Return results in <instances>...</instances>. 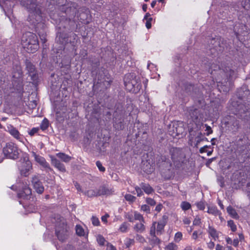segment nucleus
<instances>
[{
  "instance_id": "27",
  "label": "nucleus",
  "mask_w": 250,
  "mask_h": 250,
  "mask_svg": "<svg viewBox=\"0 0 250 250\" xmlns=\"http://www.w3.org/2000/svg\"><path fill=\"white\" fill-rule=\"evenodd\" d=\"M149 242L153 247L156 245H159L161 243V241L155 235L151 236V238L149 239Z\"/></svg>"
},
{
  "instance_id": "23",
  "label": "nucleus",
  "mask_w": 250,
  "mask_h": 250,
  "mask_svg": "<svg viewBox=\"0 0 250 250\" xmlns=\"http://www.w3.org/2000/svg\"><path fill=\"white\" fill-rule=\"evenodd\" d=\"M140 187L145 193L147 194H151L154 191L152 188L148 184L142 183L140 184Z\"/></svg>"
},
{
  "instance_id": "7",
  "label": "nucleus",
  "mask_w": 250,
  "mask_h": 250,
  "mask_svg": "<svg viewBox=\"0 0 250 250\" xmlns=\"http://www.w3.org/2000/svg\"><path fill=\"white\" fill-rule=\"evenodd\" d=\"M32 156L34 158L35 161L40 164L44 169L46 173H53V169L50 167L49 164L46 162L45 158L42 156L36 154L32 151Z\"/></svg>"
},
{
  "instance_id": "36",
  "label": "nucleus",
  "mask_w": 250,
  "mask_h": 250,
  "mask_svg": "<svg viewBox=\"0 0 250 250\" xmlns=\"http://www.w3.org/2000/svg\"><path fill=\"white\" fill-rule=\"evenodd\" d=\"M125 199L129 202L130 203H132L134 202L136 199V197L130 194H126L125 195Z\"/></svg>"
},
{
  "instance_id": "8",
  "label": "nucleus",
  "mask_w": 250,
  "mask_h": 250,
  "mask_svg": "<svg viewBox=\"0 0 250 250\" xmlns=\"http://www.w3.org/2000/svg\"><path fill=\"white\" fill-rule=\"evenodd\" d=\"M12 75L13 82H17L20 85H22L23 72L20 64L13 66Z\"/></svg>"
},
{
  "instance_id": "15",
  "label": "nucleus",
  "mask_w": 250,
  "mask_h": 250,
  "mask_svg": "<svg viewBox=\"0 0 250 250\" xmlns=\"http://www.w3.org/2000/svg\"><path fill=\"white\" fill-rule=\"evenodd\" d=\"M189 113L192 120L196 124L200 122L202 114L200 109L192 108L189 110Z\"/></svg>"
},
{
  "instance_id": "45",
  "label": "nucleus",
  "mask_w": 250,
  "mask_h": 250,
  "mask_svg": "<svg viewBox=\"0 0 250 250\" xmlns=\"http://www.w3.org/2000/svg\"><path fill=\"white\" fill-rule=\"evenodd\" d=\"M62 33L60 32H58L57 35H56V41L57 42H59L60 44H62Z\"/></svg>"
},
{
  "instance_id": "16",
  "label": "nucleus",
  "mask_w": 250,
  "mask_h": 250,
  "mask_svg": "<svg viewBox=\"0 0 250 250\" xmlns=\"http://www.w3.org/2000/svg\"><path fill=\"white\" fill-rule=\"evenodd\" d=\"M32 194L31 189L28 186H24L22 190L18 193V197L23 199H28Z\"/></svg>"
},
{
  "instance_id": "21",
  "label": "nucleus",
  "mask_w": 250,
  "mask_h": 250,
  "mask_svg": "<svg viewBox=\"0 0 250 250\" xmlns=\"http://www.w3.org/2000/svg\"><path fill=\"white\" fill-rule=\"evenodd\" d=\"M208 232L209 236L214 240H216L219 238V235L220 233V232L217 231L214 228L210 226L208 227Z\"/></svg>"
},
{
  "instance_id": "4",
  "label": "nucleus",
  "mask_w": 250,
  "mask_h": 250,
  "mask_svg": "<svg viewBox=\"0 0 250 250\" xmlns=\"http://www.w3.org/2000/svg\"><path fill=\"white\" fill-rule=\"evenodd\" d=\"M27 8L30 12L29 18L30 17H35L36 22H34V24L39 23L42 20V13L40 6L30 0V4H27Z\"/></svg>"
},
{
  "instance_id": "28",
  "label": "nucleus",
  "mask_w": 250,
  "mask_h": 250,
  "mask_svg": "<svg viewBox=\"0 0 250 250\" xmlns=\"http://www.w3.org/2000/svg\"><path fill=\"white\" fill-rule=\"evenodd\" d=\"M49 126V120L46 118H44L43 120L42 121L41 125H40V128L42 131H45L48 128Z\"/></svg>"
},
{
  "instance_id": "64",
  "label": "nucleus",
  "mask_w": 250,
  "mask_h": 250,
  "mask_svg": "<svg viewBox=\"0 0 250 250\" xmlns=\"http://www.w3.org/2000/svg\"><path fill=\"white\" fill-rule=\"evenodd\" d=\"M65 250H75V249L73 246L67 245L65 248Z\"/></svg>"
},
{
  "instance_id": "60",
  "label": "nucleus",
  "mask_w": 250,
  "mask_h": 250,
  "mask_svg": "<svg viewBox=\"0 0 250 250\" xmlns=\"http://www.w3.org/2000/svg\"><path fill=\"white\" fill-rule=\"evenodd\" d=\"M135 241L133 239H128L126 244L127 247H129L131 245L134 244Z\"/></svg>"
},
{
  "instance_id": "31",
  "label": "nucleus",
  "mask_w": 250,
  "mask_h": 250,
  "mask_svg": "<svg viewBox=\"0 0 250 250\" xmlns=\"http://www.w3.org/2000/svg\"><path fill=\"white\" fill-rule=\"evenodd\" d=\"M98 244L101 246H104L105 243L107 244V241L102 235H98L96 238Z\"/></svg>"
},
{
  "instance_id": "1",
  "label": "nucleus",
  "mask_w": 250,
  "mask_h": 250,
  "mask_svg": "<svg viewBox=\"0 0 250 250\" xmlns=\"http://www.w3.org/2000/svg\"><path fill=\"white\" fill-rule=\"evenodd\" d=\"M21 45L22 48L29 53L36 52L39 48L37 36L31 32L23 34L21 38Z\"/></svg>"
},
{
  "instance_id": "5",
  "label": "nucleus",
  "mask_w": 250,
  "mask_h": 250,
  "mask_svg": "<svg viewBox=\"0 0 250 250\" xmlns=\"http://www.w3.org/2000/svg\"><path fill=\"white\" fill-rule=\"evenodd\" d=\"M2 151L3 154L7 158L16 159L18 158V147L13 143H6L5 146L3 148Z\"/></svg>"
},
{
  "instance_id": "12",
  "label": "nucleus",
  "mask_w": 250,
  "mask_h": 250,
  "mask_svg": "<svg viewBox=\"0 0 250 250\" xmlns=\"http://www.w3.org/2000/svg\"><path fill=\"white\" fill-rule=\"evenodd\" d=\"M32 183L33 186V188L38 193L42 194L43 193L44 189V187L37 176L33 177Z\"/></svg>"
},
{
  "instance_id": "57",
  "label": "nucleus",
  "mask_w": 250,
  "mask_h": 250,
  "mask_svg": "<svg viewBox=\"0 0 250 250\" xmlns=\"http://www.w3.org/2000/svg\"><path fill=\"white\" fill-rule=\"evenodd\" d=\"M106 245V250H116L115 247H114L112 244L110 243L107 242Z\"/></svg>"
},
{
  "instance_id": "59",
  "label": "nucleus",
  "mask_w": 250,
  "mask_h": 250,
  "mask_svg": "<svg viewBox=\"0 0 250 250\" xmlns=\"http://www.w3.org/2000/svg\"><path fill=\"white\" fill-rule=\"evenodd\" d=\"M125 218H126L130 222H133V221H134V219L133 218V216L128 214V213H126L125 215Z\"/></svg>"
},
{
  "instance_id": "33",
  "label": "nucleus",
  "mask_w": 250,
  "mask_h": 250,
  "mask_svg": "<svg viewBox=\"0 0 250 250\" xmlns=\"http://www.w3.org/2000/svg\"><path fill=\"white\" fill-rule=\"evenodd\" d=\"M241 5L244 9L250 12V0H242Z\"/></svg>"
},
{
  "instance_id": "50",
  "label": "nucleus",
  "mask_w": 250,
  "mask_h": 250,
  "mask_svg": "<svg viewBox=\"0 0 250 250\" xmlns=\"http://www.w3.org/2000/svg\"><path fill=\"white\" fill-rule=\"evenodd\" d=\"M196 205L197 208L200 210H204L205 208V203L202 201L197 203Z\"/></svg>"
},
{
  "instance_id": "22",
  "label": "nucleus",
  "mask_w": 250,
  "mask_h": 250,
  "mask_svg": "<svg viewBox=\"0 0 250 250\" xmlns=\"http://www.w3.org/2000/svg\"><path fill=\"white\" fill-rule=\"evenodd\" d=\"M144 223L143 222H140V223H136L134 227V230L138 233H143L146 230V227L144 225Z\"/></svg>"
},
{
  "instance_id": "11",
  "label": "nucleus",
  "mask_w": 250,
  "mask_h": 250,
  "mask_svg": "<svg viewBox=\"0 0 250 250\" xmlns=\"http://www.w3.org/2000/svg\"><path fill=\"white\" fill-rule=\"evenodd\" d=\"M32 169V164L29 160L24 161L19 167L21 175L27 177L29 174V171Z\"/></svg>"
},
{
  "instance_id": "32",
  "label": "nucleus",
  "mask_w": 250,
  "mask_h": 250,
  "mask_svg": "<svg viewBox=\"0 0 250 250\" xmlns=\"http://www.w3.org/2000/svg\"><path fill=\"white\" fill-rule=\"evenodd\" d=\"M129 225L126 222L123 223L120 225V228L119 229V230L123 233L127 232L128 229Z\"/></svg>"
},
{
  "instance_id": "62",
  "label": "nucleus",
  "mask_w": 250,
  "mask_h": 250,
  "mask_svg": "<svg viewBox=\"0 0 250 250\" xmlns=\"http://www.w3.org/2000/svg\"><path fill=\"white\" fill-rule=\"evenodd\" d=\"M71 158V157H70L67 155H65L63 153V162H68L70 160Z\"/></svg>"
},
{
  "instance_id": "52",
  "label": "nucleus",
  "mask_w": 250,
  "mask_h": 250,
  "mask_svg": "<svg viewBox=\"0 0 250 250\" xmlns=\"http://www.w3.org/2000/svg\"><path fill=\"white\" fill-rule=\"evenodd\" d=\"M96 164L100 171L104 172L105 171V168L102 166L100 161H97Z\"/></svg>"
},
{
  "instance_id": "13",
  "label": "nucleus",
  "mask_w": 250,
  "mask_h": 250,
  "mask_svg": "<svg viewBox=\"0 0 250 250\" xmlns=\"http://www.w3.org/2000/svg\"><path fill=\"white\" fill-rule=\"evenodd\" d=\"M55 236L57 238L61 244L62 243V220L56 222L55 225Z\"/></svg>"
},
{
  "instance_id": "56",
  "label": "nucleus",
  "mask_w": 250,
  "mask_h": 250,
  "mask_svg": "<svg viewBox=\"0 0 250 250\" xmlns=\"http://www.w3.org/2000/svg\"><path fill=\"white\" fill-rule=\"evenodd\" d=\"M202 136V133L201 132H199L198 136L196 137V144H198L202 141L204 140V139H202L201 137Z\"/></svg>"
},
{
  "instance_id": "41",
  "label": "nucleus",
  "mask_w": 250,
  "mask_h": 250,
  "mask_svg": "<svg viewBox=\"0 0 250 250\" xmlns=\"http://www.w3.org/2000/svg\"><path fill=\"white\" fill-rule=\"evenodd\" d=\"M228 225L230 228L231 230L233 232L236 230V226L234 224L233 221L229 220L228 221Z\"/></svg>"
},
{
  "instance_id": "30",
  "label": "nucleus",
  "mask_w": 250,
  "mask_h": 250,
  "mask_svg": "<svg viewBox=\"0 0 250 250\" xmlns=\"http://www.w3.org/2000/svg\"><path fill=\"white\" fill-rule=\"evenodd\" d=\"M228 213L234 218H237L238 215L235 209L231 206H229L227 208Z\"/></svg>"
},
{
  "instance_id": "3",
  "label": "nucleus",
  "mask_w": 250,
  "mask_h": 250,
  "mask_svg": "<svg viewBox=\"0 0 250 250\" xmlns=\"http://www.w3.org/2000/svg\"><path fill=\"white\" fill-rule=\"evenodd\" d=\"M57 97L56 100H54V109L51 115L53 116L55 125L58 127L62 126V109L61 102L62 100L60 97Z\"/></svg>"
},
{
  "instance_id": "10",
  "label": "nucleus",
  "mask_w": 250,
  "mask_h": 250,
  "mask_svg": "<svg viewBox=\"0 0 250 250\" xmlns=\"http://www.w3.org/2000/svg\"><path fill=\"white\" fill-rule=\"evenodd\" d=\"M99 196H111L114 194V188L108 183L101 185L98 188Z\"/></svg>"
},
{
  "instance_id": "9",
  "label": "nucleus",
  "mask_w": 250,
  "mask_h": 250,
  "mask_svg": "<svg viewBox=\"0 0 250 250\" xmlns=\"http://www.w3.org/2000/svg\"><path fill=\"white\" fill-rule=\"evenodd\" d=\"M78 18L80 21L84 24H88L91 20V15L88 8L82 7L78 11Z\"/></svg>"
},
{
  "instance_id": "48",
  "label": "nucleus",
  "mask_w": 250,
  "mask_h": 250,
  "mask_svg": "<svg viewBox=\"0 0 250 250\" xmlns=\"http://www.w3.org/2000/svg\"><path fill=\"white\" fill-rule=\"evenodd\" d=\"M141 210L147 213H149L150 211V207L147 205H143L141 206Z\"/></svg>"
},
{
  "instance_id": "58",
  "label": "nucleus",
  "mask_w": 250,
  "mask_h": 250,
  "mask_svg": "<svg viewBox=\"0 0 250 250\" xmlns=\"http://www.w3.org/2000/svg\"><path fill=\"white\" fill-rule=\"evenodd\" d=\"M201 223V219L199 217H196L195 218L193 222V225L195 226H198Z\"/></svg>"
},
{
  "instance_id": "63",
  "label": "nucleus",
  "mask_w": 250,
  "mask_h": 250,
  "mask_svg": "<svg viewBox=\"0 0 250 250\" xmlns=\"http://www.w3.org/2000/svg\"><path fill=\"white\" fill-rule=\"evenodd\" d=\"M215 244L213 242L210 241L208 243V247L210 249H212L214 247Z\"/></svg>"
},
{
  "instance_id": "34",
  "label": "nucleus",
  "mask_w": 250,
  "mask_h": 250,
  "mask_svg": "<svg viewBox=\"0 0 250 250\" xmlns=\"http://www.w3.org/2000/svg\"><path fill=\"white\" fill-rule=\"evenodd\" d=\"M77 9L75 7H70V9H67L65 13L66 14H69L70 17H74L75 16L77 12Z\"/></svg>"
},
{
  "instance_id": "47",
  "label": "nucleus",
  "mask_w": 250,
  "mask_h": 250,
  "mask_svg": "<svg viewBox=\"0 0 250 250\" xmlns=\"http://www.w3.org/2000/svg\"><path fill=\"white\" fill-rule=\"evenodd\" d=\"M182 238V234L181 232H177L175 234L174 240L176 242H179Z\"/></svg>"
},
{
  "instance_id": "20",
  "label": "nucleus",
  "mask_w": 250,
  "mask_h": 250,
  "mask_svg": "<svg viewBox=\"0 0 250 250\" xmlns=\"http://www.w3.org/2000/svg\"><path fill=\"white\" fill-rule=\"evenodd\" d=\"M76 234L80 237L88 236V232L85 231L80 225H77L75 227Z\"/></svg>"
},
{
  "instance_id": "51",
  "label": "nucleus",
  "mask_w": 250,
  "mask_h": 250,
  "mask_svg": "<svg viewBox=\"0 0 250 250\" xmlns=\"http://www.w3.org/2000/svg\"><path fill=\"white\" fill-rule=\"evenodd\" d=\"M135 189L136 190L138 196L140 197L141 196L143 195V192L142 190V188H141V187H139L138 186H136L135 187Z\"/></svg>"
},
{
  "instance_id": "24",
  "label": "nucleus",
  "mask_w": 250,
  "mask_h": 250,
  "mask_svg": "<svg viewBox=\"0 0 250 250\" xmlns=\"http://www.w3.org/2000/svg\"><path fill=\"white\" fill-rule=\"evenodd\" d=\"M84 194L88 197H97L99 196L98 188L90 189L84 192Z\"/></svg>"
},
{
  "instance_id": "6",
  "label": "nucleus",
  "mask_w": 250,
  "mask_h": 250,
  "mask_svg": "<svg viewBox=\"0 0 250 250\" xmlns=\"http://www.w3.org/2000/svg\"><path fill=\"white\" fill-rule=\"evenodd\" d=\"M25 70L33 83H37L39 79L38 71L35 65L28 59L25 60Z\"/></svg>"
},
{
  "instance_id": "2",
  "label": "nucleus",
  "mask_w": 250,
  "mask_h": 250,
  "mask_svg": "<svg viewBox=\"0 0 250 250\" xmlns=\"http://www.w3.org/2000/svg\"><path fill=\"white\" fill-rule=\"evenodd\" d=\"M124 84L126 90L133 93L138 92L142 87L140 78L134 73H128L125 75Z\"/></svg>"
},
{
  "instance_id": "14",
  "label": "nucleus",
  "mask_w": 250,
  "mask_h": 250,
  "mask_svg": "<svg viewBox=\"0 0 250 250\" xmlns=\"http://www.w3.org/2000/svg\"><path fill=\"white\" fill-rule=\"evenodd\" d=\"M124 117L122 114L117 115L115 114L114 123H113V127L114 128L118 130H121L123 129L124 128V125L123 124L124 122Z\"/></svg>"
},
{
  "instance_id": "39",
  "label": "nucleus",
  "mask_w": 250,
  "mask_h": 250,
  "mask_svg": "<svg viewBox=\"0 0 250 250\" xmlns=\"http://www.w3.org/2000/svg\"><path fill=\"white\" fill-rule=\"evenodd\" d=\"M173 127L175 128V132L177 135L182 134L184 130L182 126L178 125H173Z\"/></svg>"
},
{
  "instance_id": "25",
  "label": "nucleus",
  "mask_w": 250,
  "mask_h": 250,
  "mask_svg": "<svg viewBox=\"0 0 250 250\" xmlns=\"http://www.w3.org/2000/svg\"><path fill=\"white\" fill-rule=\"evenodd\" d=\"M51 163L55 167L58 168L59 170H62V165L56 158L54 156H51Z\"/></svg>"
},
{
  "instance_id": "53",
  "label": "nucleus",
  "mask_w": 250,
  "mask_h": 250,
  "mask_svg": "<svg viewBox=\"0 0 250 250\" xmlns=\"http://www.w3.org/2000/svg\"><path fill=\"white\" fill-rule=\"evenodd\" d=\"M146 20V27L147 29H150L151 27V21H152V18H149L148 19Z\"/></svg>"
},
{
  "instance_id": "49",
  "label": "nucleus",
  "mask_w": 250,
  "mask_h": 250,
  "mask_svg": "<svg viewBox=\"0 0 250 250\" xmlns=\"http://www.w3.org/2000/svg\"><path fill=\"white\" fill-rule=\"evenodd\" d=\"M50 17L53 20H54L55 21V23L57 24L58 22H60L61 21V17H59L58 15L57 16V18H56L55 14H54L53 15H52V14H50Z\"/></svg>"
},
{
  "instance_id": "26",
  "label": "nucleus",
  "mask_w": 250,
  "mask_h": 250,
  "mask_svg": "<svg viewBox=\"0 0 250 250\" xmlns=\"http://www.w3.org/2000/svg\"><path fill=\"white\" fill-rule=\"evenodd\" d=\"M10 134L17 140L21 139V135L19 131L15 128L12 127L9 130Z\"/></svg>"
},
{
  "instance_id": "29",
  "label": "nucleus",
  "mask_w": 250,
  "mask_h": 250,
  "mask_svg": "<svg viewBox=\"0 0 250 250\" xmlns=\"http://www.w3.org/2000/svg\"><path fill=\"white\" fill-rule=\"evenodd\" d=\"M208 213L211 214L215 216H217L220 214V212L219 211L216 207H208L207 211Z\"/></svg>"
},
{
  "instance_id": "37",
  "label": "nucleus",
  "mask_w": 250,
  "mask_h": 250,
  "mask_svg": "<svg viewBox=\"0 0 250 250\" xmlns=\"http://www.w3.org/2000/svg\"><path fill=\"white\" fill-rule=\"evenodd\" d=\"M177 246L173 243H169L165 248V250H177Z\"/></svg>"
},
{
  "instance_id": "40",
  "label": "nucleus",
  "mask_w": 250,
  "mask_h": 250,
  "mask_svg": "<svg viewBox=\"0 0 250 250\" xmlns=\"http://www.w3.org/2000/svg\"><path fill=\"white\" fill-rule=\"evenodd\" d=\"M156 223H157L156 222H154L152 223L151 227H150V236L155 235Z\"/></svg>"
},
{
  "instance_id": "18",
  "label": "nucleus",
  "mask_w": 250,
  "mask_h": 250,
  "mask_svg": "<svg viewBox=\"0 0 250 250\" xmlns=\"http://www.w3.org/2000/svg\"><path fill=\"white\" fill-rule=\"evenodd\" d=\"M167 217L166 215H163L161 220L158 222L156 228L157 234H161L164 230V227L167 224Z\"/></svg>"
},
{
  "instance_id": "35",
  "label": "nucleus",
  "mask_w": 250,
  "mask_h": 250,
  "mask_svg": "<svg viewBox=\"0 0 250 250\" xmlns=\"http://www.w3.org/2000/svg\"><path fill=\"white\" fill-rule=\"evenodd\" d=\"M134 220H138L140 221V222H143L144 223H145L143 215L141 214L140 213L138 212L137 211L134 212Z\"/></svg>"
},
{
  "instance_id": "42",
  "label": "nucleus",
  "mask_w": 250,
  "mask_h": 250,
  "mask_svg": "<svg viewBox=\"0 0 250 250\" xmlns=\"http://www.w3.org/2000/svg\"><path fill=\"white\" fill-rule=\"evenodd\" d=\"M38 35L40 36V39H41V41H42V42L43 43H45L47 41V40L46 39V33H45V32H42V33L39 32L38 33Z\"/></svg>"
},
{
  "instance_id": "38",
  "label": "nucleus",
  "mask_w": 250,
  "mask_h": 250,
  "mask_svg": "<svg viewBox=\"0 0 250 250\" xmlns=\"http://www.w3.org/2000/svg\"><path fill=\"white\" fill-rule=\"evenodd\" d=\"M181 207L184 210H187L190 208L191 205L189 203L186 201L182 202L181 204Z\"/></svg>"
},
{
  "instance_id": "54",
  "label": "nucleus",
  "mask_w": 250,
  "mask_h": 250,
  "mask_svg": "<svg viewBox=\"0 0 250 250\" xmlns=\"http://www.w3.org/2000/svg\"><path fill=\"white\" fill-rule=\"evenodd\" d=\"M146 202L151 206H154L156 204V202L154 200L151 198H147L146 199Z\"/></svg>"
},
{
  "instance_id": "55",
  "label": "nucleus",
  "mask_w": 250,
  "mask_h": 250,
  "mask_svg": "<svg viewBox=\"0 0 250 250\" xmlns=\"http://www.w3.org/2000/svg\"><path fill=\"white\" fill-rule=\"evenodd\" d=\"M205 126L206 127V130L208 131L207 132V135L208 136L209 135H210V134H211L212 133V132H213L212 130L211 129V128L210 127V126L208 125L207 124H205Z\"/></svg>"
},
{
  "instance_id": "61",
  "label": "nucleus",
  "mask_w": 250,
  "mask_h": 250,
  "mask_svg": "<svg viewBox=\"0 0 250 250\" xmlns=\"http://www.w3.org/2000/svg\"><path fill=\"white\" fill-rule=\"evenodd\" d=\"M199 232L198 231H194L192 235V238L194 240H196L197 239L198 237Z\"/></svg>"
},
{
  "instance_id": "19",
  "label": "nucleus",
  "mask_w": 250,
  "mask_h": 250,
  "mask_svg": "<svg viewBox=\"0 0 250 250\" xmlns=\"http://www.w3.org/2000/svg\"><path fill=\"white\" fill-rule=\"evenodd\" d=\"M73 227V225L72 224H66L65 225L63 224V239L67 238L69 235H72Z\"/></svg>"
},
{
  "instance_id": "17",
  "label": "nucleus",
  "mask_w": 250,
  "mask_h": 250,
  "mask_svg": "<svg viewBox=\"0 0 250 250\" xmlns=\"http://www.w3.org/2000/svg\"><path fill=\"white\" fill-rule=\"evenodd\" d=\"M171 158L173 162L179 161L182 157V151L177 147H172L169 150Z\"/></svg>"
},
{
  "instance_id": "43",
  "label": "nucleus",
  "mask_w": 250,
  "mask_h": 250,
  "mask_svg": "<svg viewBox=\"0 0 250 250\" xmlns=\"http://www.w3.org/2000/svg\"><path fill=\"white\" fill-rule=\"evenodd\" d=\"M91 219L92 223L94 226H98L100 225V221L97 217L95 216H92Z\"/></svg>"
},
{
  "instance_id": "44",
  "label": "nucleus",
  "mask_w": 250,
  "mask_h": 250,
  "mask_svg": "<svg viewBox=\"0 0 250 250\" xmlns=\"http://www.w3.org/2000/svg\"><path fill=\"white\" fill-rule=\"evenodd\" d=\"M135 238L137 241L141 243H144L146 242L145 238L140 234H137L135 236Z\"/></svg>"
},
{
  "instance_id": "46",
  "label": "nucleus",
  "mask_w": 250,
  "mask_h": 250,
  "mask_svg": "<svg viewBox=\"0 0 250 250\" xmlns=\"http://www.w3.org/2000/svg\"><path fill=\"white\" fill-rule=\"evenodd\" d=\"M40 128L39 127H33L29 132V134L31 136H34L36 133H38Z\"/></svg>"
}]
</instances>
